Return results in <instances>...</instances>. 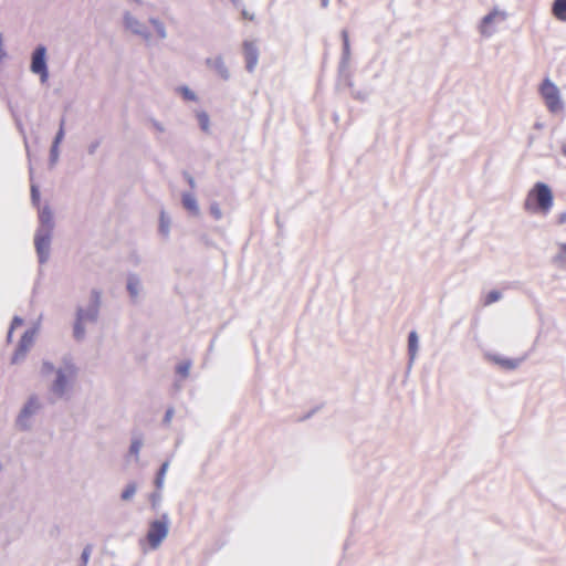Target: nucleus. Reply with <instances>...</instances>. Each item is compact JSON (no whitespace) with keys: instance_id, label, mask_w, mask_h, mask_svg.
<instances>
[{"instance_id":"nucleus-1","label":"nucleus","mask_w":566,"mask_h":566,"mask_svg":"<svg viewBox=\"0 0 566 566\" xmlns=\"http://www.w3.org/2000/svg\"><path fill=\"white\" fill-rule=\"evenodd\" d=\"M102 305V293L97 289L90 292L88 303L78 305L75 310V318L73 323V337L76 342H82L86 337V325L95 324L99 317Z\"/></svg>"},{"instance_id":"nucleus-2","label":"nucleus","mask_w":566,"mask_h":566,"mask_svg":"<svg viewBox=\"0 0 566 566\" xmlns=\"http://www.w3.org/2000/svg\"><path fill=\"white\" fill-rule=\"evenodd\" d=\"M77 368L72 358L63 357L62 365L55 370V377L50 385L52 402L66 397L72 389V384L76 377Z\"/></svg>"},{"instance_id":"nucleus-3","label":"nucleus","mask_w":566,"mask_h":566,"mask_svg":"<svg viewBox=\"0 0 566 566\" xmlns=\"http://www.w3.org/2000/svg\"><path fill=\"white\" fill-rule=\"evenodd\" d=\"M554 203V196L548 187L544 182H536L528 191L524 201V209L532 213H541L546 216Z\"/></svg>"},{"instance_id":"nucleus-4","label":"nucleus","mask_w":566,"mask_h":566,"mask_svg":"<svg viewBox=\"0 0 566 566\" xmlns=\"http://www.w3.org/2000/svg\"><path fill=\"white\" fill-rule=\"evenodd\" d=\"M41 409V402L36 395H31L21 408L15 419V427L21 431H28L32 427V417Z\"/></svg>"},{"instance_id":"nucleus-5","label":"nucleus","mask_w":566,"mask_h":566,"mask_svg":"<svg viewBox=\"0 0 566 566\" xmlns=\"http://www.w3.org/2000/svg\"><path fill=\"white\" fill-rule=\"evenodd\" d=\"M539 92L551 113L563 111L564 104L560 98L559 88L549 78L543 81Z\"/></svg>"},{"instance_id":"nucleus-6","label":"nucleus","mask_w":566,"mask_h":566,"mask_svg":"<svg viewBox=\"0 0 566 566\" xmlns=\"http://www.w3.org/2000/svg\"><path fill=\"white\" fill-rule=\"evenodd\" d=\"M123 27L125 31L139 36L145 42L151 40V32L148 27L128 10L123 12Z\"/></svg>"},{"instance_id":"nucleus-7","label":"nucleus","mask_w":566,"mask_h":566,"mask_svg":"<svg viewBox=\"0 0 566 566\" xmlns=\"http://www.w3.org/2000/svg\"><path fill=\"white\" fill-rule=\"evenodd\" d=\"M30 70L40 76L41 83H45L49 78V70L46 64V48L42 44L38 45L31 55Z\"/></svg>"},{"instance_id":"nucleus-8","label":"nucleus","mask_w":566,"mask_h":566,"mask_svg":"<svg viewBox=\"0 0 566 566\" xmlns=\"http://www.w3.org/2000/svg\"><path fill=\"white\" fill-rule=\"evenodd\" d=\"M39 325L40 323H36L33 327L27 329L23 335L21 336L19 344L14 350V354L11 358L12 364H18L19 361L23 360L27 356V353L31 348V346L34 343L35 336L39 332Z\"/></svg>"},{"instance_id":"nucleus-9","label":"nucleus","mask_w":566,"mask_h":566,"mask_svg":"<svg viewBox=\"0 0 566 566\" xmlns=\"http://www.w3.org/2000/svg\"><path fill=\"white\" fill-rule=\"evenodd\" d=\"M168 534V522L166 516L150 523L147 532V542L150 548L156 549Z\"/></svg>"},{"instance_id":"nucleus-10","label":"nucleus","mask_w":566,"mask_h":566,"mask_svg":"<svg viewBox=\"0 0 566 566\" xmlns=\"http://www.w3.org/2000/svg\"><path fill=\"white\" fill-rule=\"evenodd\" d=\"M506 18L507 13L505 11L493 9L482 18L479 25L480 33L485 38H490L495 31L494 25L505 21Z\"/></svg>"},{"instance_id":"nucleus-11","label":"nucleus","mask_w":566,"mask_h":566,"mask_svg":"<svg viewBox=\"0 0 566 566\" xmlns=\"http://www.w3.org/2000/svg\"><path fill=\"white\" fill-rule=\"evenodd\" d=\"M52 232L36 231L34 235V247L39 263L44 264L50 258Z\"/></svg>"},{"instance_id":"nucleus-12","label":"nucleus","mask_w":566,"mask_h":566,"mask_svg":"<svg viewBox=\"0 0 566 566\" xmlns=\"http://www.w3.org/2000/svg\"><path fill=\"white\" fill-rule=\"evenodd\" d=\"M526 357H527V355H524L523 357H520V358H507L500 354H493V353L485 354V358L489 361L497 365L499 367H501L504 370H514V369L518 368L521 366V364L526 359Z\"/></svg>"},{"instance_id":"nucleus-13","label":"nucleus","mask_w":566,"mask_h":566,"mask_svg":"<svg viewBox=\"0 0 566 566\" xmlns=\"http://www.w3.org/2000/svg\"><path fill=\"white\" fill-rule=\"evenodd\" d=\"M243 53L245 59V70L253 73L259 61V49L255 43L251 41L243 42Z\"/></svg>"},{"instance_id":"nucleus-14","label":"nucleus","mask_w":566,"mask_h":566,"mask_svg":"<svg viewBox=\"0 0 566 566\" xmlns=\"http://www.w3.org/2000/svg\"><path fill=\"white\" fill-rule=\"evenodd\" d=\"M54 229L53 214L50 207H43L39 212V227L36 231L40 232H52Z\"/></svg>"},{"instance_id":"nucleus-15","label":"nucleus","mask_w":566,"mask_h":566,"mask_svg":"<svg viewBox=\"0 0 566 566\" xmlns=\"http://www.w3.org/2000/svg\"><path fill=\"white\" fill-rule=\"evenodd\" d=\"M206 65L212 69L223 81H228L230 78V72L222 56L218 55L214 57H208L206 60Z\"/></svg>"},{"instance_id":"nucleus-16","label":"nucleus","mask_w":566,"mask_h":566,"mask_svg":"<svg viewBox=\"0 0 566 566\" xmlns=\"http://www.w3.org/2000/svg\"><path fill=\"white\" fill-rule=\"evenodd\" d=\"M126 290L130 298L135 302L143 290L142 280L136 273H129L127 275Z\"/></svg>"},{"instance_id":"nucleus-17","label":"nucleus","mask_w":566,"mask_h":566,"mask_svg":"<svg viewBox=\"0 0 566 566\" xmlns=\"http://www.w3.org/2000/svg\"><path fill=\"white\" fill-rule=\"evenodd\" d=\"M181 203L184 208L191 214V216H199L200 209L198 201L193 193L191 192H184L181 196Z\"/></svg>"},{"instance_id":"nucleus-18","label":"nucleus","mask_w":566,"mask_h":566,"mask_svg":"<svg viewBox=\"0 0 566 566\" xmlns=\"http://www.w3.org/2000/svg\"><path fill=\"white\" fill-rule=\"evenodd\" d=\"M419 350V337L416 331H411L408 335V357L409 367L412 366Z\"/></svg>"},{"instance_id":"nucleus-19","label":"nucleus","mask_w":566,"mask_h":566,"mask_svg":"<svg viewBox=\"0 0 566 566\" xmlns=\"http://www.w3.org/2000/svg\"><path fill=\"white\" fill-rule=\"evenodd\" d=\"M552 261L557 268L566 271V242L557 244V252Z\"/></svg>"},{"instance_id":"nucleus-20","label":"nucleus","mask_w":566,"mask_h":566,"mask_svg":"<svg viewBox=\"0 0 566 566\" xmlns=\"http://www.w3.org/2000/svg\"><path fill=\"white\" fill-rule=\"evenodd\" d=\"M552 14L559 21L566 22V0H554Z\"/></svg>"},{"instance_id":"nucleus-21","label":"nucleus","mask_w":566,"mask_h":566,"mask_svg":"<svg viewBox=\"0 0 566 566\" xmlns=\"http://www.w3.org/2000/svg\"><path fill=\"white\" fill-rule=\"evenodd\" d=\"M148 22L153 25L157 36L160 40H165L167 38L168 33H167L166 25L160 19H158L156 17H150L148 19Z\"/></svg>"},{"instance_id":"nucleus-22","label":"nucleus","mask_w":566,"mask_h":566,"mask_svg":"<svg viewBox=\"0 0 566 566\" xmlns=\"http://www.w3.org/2000/svg\"><path fill=\"white\" fill-rule=\"evenodd\" d=\"M342 39H343V52H342V62L340 65L344 67L350 57V45H349V38L348 32L346 30L342 31Z\"/></svg>"},{"instance_id":"nucleus-23","label":"nucleus","mask_w":566,"mask_h":566,"mask_svg":"<svg viewBox=\"0 0 566 566\" xmlns=\"http://www.w3.org/2000/svg\"><path fill=\"white\" fill-rule=\"evenodd\" d=\"M158 230H159V233L164 238H168L169 237V233H170V218L166 214V212L164 210L160 212Z\"/></svg>"},{"instance_id":"nucleus-24","label":"nucleus","mask_w":566,"mask_h":566,"mask_svg":"<svg viewBox=\"0 0 566 566\" xmlns=\"http://www.w3.org/2000/svg\"><path fill=\"white\" fill-rule=\"evenodd\" d=\"M200 129L206 133L210 134V118L207 112L200 111L196 113Z\"/></svg>"},{"instance_id":"nucleus-25","label":"nucleus","mask_w":566,"mask_h":566,"mask_svg":"<svg viewBox=\"0 0 566 566\" xmlns=\"http://www.w3.org/2000/svg\"><path fill=\"white\" fill-rule=\"evenodd\" d=\"M176 92L178 94L181 95V97L185 99V101H188V102H197L198 101V96L197 94L190 90L187 85H180L176 88Z\"/></svg>"},{"instance_id":"nucleus-26","label":"nucleus","mask_w":566,"mask_h":566,"mask_svg":"<svg viewBox=\"0 0 566 566\" xmlns=\"http://www.w3.org/2000/svg\"><path fill=\"white\" fill-rule=\"evenodd\" d=\"M143 447V440L140 437L135 436L129 446V455L137 457Z\"/></svg>"},{"instance_id":"nucleus-27","label":"nucleus","mask_w":566,"mask_h":566,"mask_svg":"<svg viewBox=\"0 0 566 566\" xmlns=\"http://www.w3.org/2000/svg\"><path fill=\"white\" fill-rule=\"evenodd\" d=\"M502 298V293L497 290L490 291L484 300V305H491L492 303H495Z\"/></svg>"},{"instance_id":"nucleus-28","label":"nucleus","mask_w":566,"mask_h":566,"mask_svg":"<svg viewBox=\"0 0 566 566\" xmlns=\"http://www.w3.org/2000/svg\"><path fill=\"white\" fill-rule=\"evenodd\" d=\"M57 368H55L54 364L50 360H42V364H41V375L42 376H48L49 374L51 373H55Z\"/></svg>"},{"instance_id":"nucleus-29","label":"nucleus","mask_w":566,"mask_h":566,"mask_svg":"<svg viewBox=\"0 0 566 566\" xmlns=\"http://www.w3.org/2000/svg\"><path fill=\"white\" fill-rule=\"evenodd\" d=\"M136 489H137V488H136V484H135V483H130V484H128V485L125 488V490L123 491V493H122V500H124V501H128V500H130V499L134 496V494H135V492H136Z\"/></svg>"},{"instance_id":"nucleus-30","label":"nucleus","mask_w":566,"mask_h":566,"mask_svg":"<svg viewBox=\"0 0 566 566\" xmlns=\"http://www.w3.org/2000/svg\"><path fill=\"white\" fill-rule=\"evenodd\" d=\"M59 147L60 146L51 145L50 159H49L51 166H54L59 160V156H60Z\"/></svg>"},{"instance_id":"nucleus-31","label":"nucleus","mask_w":566,"mask_h":566,"mask_svg":"<svg viewBox=\"0 0 566 566\" xmlns=\"http://www.w3.org/2000/svg\"><path fill=\"white\" fill-rule=\"evenodd\" d=\"M210 214L216 219L220 220L222 218L221 208L217 202H212L209 208Z\"/></svg>"},{"instance_id":"nucleus-32","label":"nucleus","mask_w":566,"mask_h":566,"mask_svg":"<svg viewBox=\"0 0 566 566\" xmlns=\"http://www.w3.org/2000/svg\"><path fill=\"white\" fill-rule=\"evenodd\" d=\"M190 367H191L190 361H185L182 364H179L177 366V373L182 377H187L189 375Z\"/></svg>"},{"instance_id":"nucleus-33","label":"nucleus","mask_w":566,"mask_h":566,"mask_svg":"<svg viewBox=\"0 0 566 566\" xmlns=\"http://www.w3.org/2000/svg\"><path fill=\"white\" fill-rule=\"evenodd\" d=\"M166 470H167V462H164V464L161 465V468H160V470H159V472H158V475H157V478H156V486H157L158 489H160V488H161V485H163L164 475H165V473H166Z\"/></svg>"},{"instance_id":"nucleus-34","label":"nucleus","mask_w":566,"mask_h":566,"mask_svg":"<svg viewBox=\"0 0 566 566\" xmlns=\"http://www.w3.org/2000/svg\"><path fill=\"white\" fill-rule=\"evenodd\" d=\"M65 136V129H59L54 136L52 145L60 146Z\"/></svg>"},{"instance_id":"nucleus-35","label":"nucleus","mask_w":566,"mask_h":566,"mask_svg":"<svg viewBox=\"0 0 566 566\" xmlns=\"http://www.w3.org/2000/svg\"><path fill=\"white\" fill-rule=\"evenodd\" d=\"M99 146H101V139H95V140L91 142L90 145L87 146V153L90 155H94Z\"/></svg>"},{"instance_id":"nucleus-36","label":"nucleus","mask_w":566,"mask_h":566,"mask_svg":"<svg viewBox=\"0 0 566 566\" xmlns=\"http://www.w3.org/2000/svg\"><path fill=\"white\" fill-rule=\"evenodd\" d=\"M31 199L34 205H36L40 200V191L35 185L31 186Z\"/></svg>"},{"instance_id":"nucleus-37","label":"nucleus","mask_w":566,"mask_h":566,"mask_svg":"<svg viewBox=\"0 0 566 566\" xmlns=\"http://www.w3.org/2000/svg\"><path fill=\"white\" fill-rule=\"evenodd\" d=\"M174 413H175V410L174 408H168L165 412V416H164V419H163V422L164 424H169L172 417H174Z\"/></svg>"},{"instance_id":"nucleus-38","label":"nucleus","mask_w":566,"mask_h":566,"mask_svg":"<svg viewBox=\"0 0 566 566\" xmlns=\"http://www.w3.org/2000/svg\"><path fill=\"white\" fill-rule=\"evenodd\" d=\"M22 324H23V318L20 316H14L12 318L10 328L14 331L17 327L21 326Z\"/></svg>"},{"instance_id":"nucleus-39","label":"nucleus","mask_w":566,"mask_h":566,"mask_svg":"<svg viewBox=\"0 0 566 566\" xmlns=\"http://www.w3.org/2000/svg\"><path fill=\"white\" fill-rule=\"evenodd\" d=\"M7 56V52L3 48V34L0 32V61Z\"/></svg>"},{"instance_id":"nucleus-40","label":"nucleus","mask_w":566,"mask_h":566,"mask_svg":"<svg viewBox=\"0 0 566 566\" xmlns=\"http://www.w3.org/2000/svg\"><path fill=\"white\" fill-rule=\"evenodd\" d=\"M90 553H91V549L90 547H86L83 553H82V560H83V564L86 565L87 564V560H88V557H90Z\"/></svg>"},{"instance_id":"nucleus-41","label":"nucleus","mask_w":566,"mask_h":566,"mask_svg":"<svg viewBox=\"0 0 566 566\" xmlns=\"http://www.w3.org/2000/svg\"><path fill=\"white\" fill-rule=\"evenodd\" d=\"M368 94L366 92H356L354 93V97L360 101H365Z\"/></svg>"},{"instance_id":"nucleus-42","label":"nucleus","mask_w":566,"mask_h":566,"mask_svg":"<svg viewBox=\"0 0 566 566\" xmlns=\"http://www.w3.org/2000/svg\"><path fill=\"white\" fill-rule=\"evenodd\" d=\"M565 222H566V211H563V212L558 213V216H557V223L564 224Z\"/></svg>"},{"instance_id":"nucleus-43","label":"nucleus","mask_w":566,"mask_h":566,"mask_svg":"<svg viewBox=\"0 0 566 566\" xmlns=\"http://www.w3.org/2000/svg\"><path fill=\"white\" fill-rule=\"evenodd\" d=\"M153 126L156 130H158L160 133H163L165 130V127L163 126V124L157 120H153Z\"/></svg>"},{"instance_id":"nucleus-44","label":"nucleus","mask_w":566,"mask_h":566,"mask_svg":"<svg viewBox=\"0 0 566 566\" xmlns=\"http://www.w3.org/2000/svg\"><path fill=\"white\" fill-rule=\"evenodd\" d=\"M186 179L191 188H195L196 182L195 179L190 175H186Z\"/></svg>"},{"instance_id":"nucleus-45","label":"nucleus","mask_w":566,"mask_h":566,"mask_svg":"<svg viewBox=\"0 0 566 566\" xmlns=\"http://www.w3.org/2000/svg\"><path fill=\"white\" fill-rule=\"evenodd\" d=\"M242 17L245 18V19H249V20H253L254 15L253 14H249V12L247 10H242Z\"/></svg>"},{"instance_id":"nucleus-46","label":"nucleus","mask_w":566,"mask_h":566,"mask_svg":"<svg viewBox=\"0 0 566 566\" xmlns=\"http://www.w3.org/2000/svg\"><path fill=\"white\" fill-rule=\"evenodd\" d=\"M59 129H65V117L64 116L60 120Z\"/></svg>"},{"instance_id":"nucleus-47","label":"nucleus","mask_w":566,"mask_h":566,"mask_svg":"<svg viewBox=\"0 0 566 566\" xmlns=\"http://www.w3.org/2000/svg\"><path fill=\"white\" fill-rule=\"evenodd\" d=\"M12 334H13V329L9 328L8 331V335H7V340L10 343L12 340Z\"/></svg>"},{"instance_id":"nucleus-48","label":"nucleus","mask_w":566,"mask_h":566,"mask_svg":"<svg viewBox=\"0 0 566 566\" xmlns=\"http://www.w3.org/2000/svg\"><path fill=\"white\" fill-rule=\"evenodd\" d=\"M235 7H240L242 4V0H230Z\"/></svg>"},{"instance_id":"nucleus-49","label":"nucleus","mask_w":566,"mask_h":566,"mask_svg":"<svg viewBox=\"0 0 566 566\" xmlns=\"http://www.w3.org/2000/svg\"><path fill=\"white\" fill-rule=\"evenodd\" d=\"M328 3H329V0H321V6L323 8H326L328 6Z\"/></svg>"},{"instance_id":"nucleus-50","label":"nucleus","mask_w":566,"mask_h":566,"mask_svg":"<svg viewBox=\"0 0 566 566\" xmlns=\"http://www.w3.org/2000/svg\"><path fill=\"white\" fill-rule=\"evenodd\" d=\"M562 153L564 156H566V142L562 145Z\"/></svg>"},{"instance_id":"nucleus-51","label":"nucleus","mask_w":566,"mask_h":566,"mask_svg":"<svg viewBox=\"0 0 566 566\" xmlns=\"http://www.w3.org/2000/svg\"><path fill=\"white\" fill-rule=\"evenodd\" d=\"M213 349V340L211 342L210 346H209V350H212Z\"/></svg>"},{"instance_id":"nucleus-52","label":"nucleus","mask_w":566,"mask_h":566,"mask_svg":"<svg viewBox=\"0 0 566 566\" xmlns=\"http://www.w3.org/2000/svg\"><path fill=\"white\" fill-rule=\"evenodd\" d=\"M133 1L136 2V3H140L142 2L140 0H133Z\"/></svg>"}]
</instances>
